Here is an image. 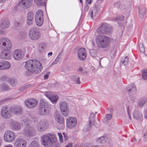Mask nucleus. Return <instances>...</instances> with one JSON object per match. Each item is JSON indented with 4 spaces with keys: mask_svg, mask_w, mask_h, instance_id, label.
I'll list each match as a JSON object with an SVG mask.
<instances>
[{
    "mask_svg": "<svg viewBox=\"0 0 147 147\" xmlns=\"http://www.w3.org/2000/svg\"><path fill=\"white\" fill-rule=\"evenodd\" d=\"M49 104L48 102H47L45 99H42L40 101V107H49Z\"/></svg>",
    "mask_w": 147,
    "mask_h": 147,
    "instance_id": "obj_32",
    "label": "nucleus"
},
{
    "mask_svg": "<svg viewBox=\"0 0 147 147\" xmlns=\"http://www.w3.org/2000/svg\"><path fill=\"white\" fill-rule=\"evenodd\" d=\"M9 23L8 21H4L0 24V27L2 29H5L9 26Z\"/></svg>",
    "mask_w": 147,
    "mask_h": 147,
    "instance_id": "obj_35",
    "label": "nucleus"
},
{
    "mask_svg": "<svg viewBox=\"0 0 147 147\" xmlns=\"http://www.w3.org/2000/svg\"><path fill=\"white\" fill-rule=\"evenodd\" d=\"M25 67L27 70L25 74L28 76H30L34 72L40 73L42 68L41 64L39 61L35 59L30 60L26 61Z\"/></svg>",
    "mask_w": 147,
    "mask_h": 147,
    "instance_id": "obj_1",
    "label": "nucleus"
},
{
    "mask_svg": "<svg viewBox=\"0 0 147 147\" xmlns=\"http://www.w3.org/2000/svg\"><path fill=\"white\" fill-rule=\"evenodd\" d=\"M34 1L37 5H45L46 3L45 2H43L42 0H34Z\"/></svg>",
    "mask_w": 147,
    "mask_h": 147,
    "instance_id": "obj_40",
    "label": "nucleus"
},
{
    "mask_svg": "<svg viewBox=\"0 0 147 147\" xmlns=\"http://www.w3.org/2000/svg\"><path fill=\"white\" fill-rule=\"evenodd\" d=\"M22 123L24 124L25 126L28 125V119H23L22 121Z\"/></svg>",
    "mask_w": 147,
    "mask_h": 147,
    "instance_id": "obj_53",
    "label": "nucleus"
},
{
    "mask_svg": "<svg viewBox=\"0 0 147 147\" xmlns=\"http://www.w3.org/2000/svg\"><path fill=\"white\" fill-rule=\"evenodd\" d=\"M28 147H40L38 143L36 141L31 142Z\"/></svg>",
    "mask_w": 147,
    "mask_h": 147,
    "instance_id": "obj_41",
    "label": "nucleus"
},
{
    "mask_svg": "<svg viewBox=\"0 0 147 147\" xmlns=\"http://www.w3.org/2000/svg\"><path fill=\"white\" fill-rule=\"evenodd\" d=\"M8 51L5 50L1 53L0 57L2 59H9V53Z\"/></svg>",
    "mask_w": 147,
    "mask_h": 147,
    "instance_id": "obj_25",
    "label": "nucleus"
},
{
    "mask_svg": "<svg viewBox=\"0 0 147 147\" xmlns=\"http://www.w3.org/2000/svg\"><path fill=\"white\" fill-rule=\"evenodd\" d=\"M28 35L30 38L32 40H38L40 38L41 35L40 29L38 27L31 28L29 31Z\"/></svg>",
    "mask_w": 147,
    "mask_h": 147,
    "instance_id": "obj_5",
    "label": "nucleus"
},
{
    "mask_svg": "<svg viewBox=\"0 0 147 147\" xmlns=\"http://www.w3.org/2000/svg\"><path fill=\"white\" fill-rule=\"evenodd\" d=\"M45 95L53 103H55L57 101L58 96L57 95L53 94L52 92H46Z\"/></svg>",
    "mask_w": 147,
    "mask_h": 147,
    "instance_id": "obj_15",
    "label": "nucleus"
},
{
    "mask_svg": "<svg viewBox=\"0 0 147 147\" xmlns=\"http://www.w3.org/2000/svg\"><path fill=\"white\" fill-rule=\"evenodd\" d=\"M41 138L42 144L46 147L51 146L57 140L55 135L51 133L42 135Z\"/></svg>",
    "mask_w": 147,
    "mask_h": 147,
    "instance_id": "obj_2",
    "label": "nucleus"
},
{
    "mask_svg": "<svg viewBox=\"0 0 147 147\" xmlns=\"http://www.w3.org/2000/svg\"><path fill=\"white\" fill-rule=\"evenodd\" d=\"M48 124L47 121L43 119L38 122L36 126V130L39 131H43L47 128Z\"/></svg>",
    "mask_w": 147,
    "mask_h": 147,
    "instance_id": "obj_8",
    "label": "nucleus"
},
{
    "mask_svg": "<svg viewBox=\"0 0 147 147\" xmlns=\"http://www.w3.org/2000/svg\"><path fill=\"white\" fill-rule=\"evenodd\" d=\"M144 117L145 118H147V109L144 111Z\"/></svg>",
    "mask_w": 147,
    "mask_h": 147,
    "instance_id": "obj_60",
    "label": "nucleus"
},
{
    "mask_svg": "<svg viewBox=\"0 0 147 147\" xmlns=\"http://www.w3.org/2000/svg\"><path fill=\"white\" fill-rule=\"evenodd\" d=\"M30 86H31V85L30 84H29L27 85H26L22 87L20 89V90L21 91H23L24 90H25L26 88L30 87Z\"/></svg>",
    "mask_w": 147,
    "mask_h": 147,
    "instance_id": "obj_49",
    "label": "nucleus"
},
{
    "mask_svg": "<svg viewBox=\"0 0 147 147\" xmlns=\"http://www.w3.org/2000/svg\"><path fill=\"white\" fill-rule=\"evenodd\" d=\"M98 7L96 5H94L92 9L90 10V13L89 14L92 18L96 16V15L98 12Z\"/></svg>",
    "mask_w": 147,
    "mask_h": 147,
    "instance_id": "obj_23",
    "label": "nucleus"
},
{
    "mask_svg": "<svg viewBox=\"0 0 147 147\" xmlns=\"http://www.w3.org/2000/svg\"><path fill=\"white\" fill-rule=\"evenodd\" d=\"M39 111L40 115H45L49 113V108L40 107Z\"/></svg>",
    "mask_w": 147,
    "mask_h": 147,
    "instance_id": "obj_28",
    "label": "nucleus"
},
{
    "mask_svg": "<svg viewBox=\"0 0 147 147\" xmlns=\"http://www.w3.org/2000/svg\"><path fill=\"white\" fill-rule=\"evenodd\" d=\"M147 102V99L146 98H143L138 100V104L139 107H142Z\"/></svg>",
    "mask_w": 147,
    "mask_h": 147,
    "instance_id": "obj_34",
    "label": "nucleus"
},
{
    "mask_svg": "<svg viewBox=\"0 0 147 147\" xmlns=\"http://www.w3.org/2000/svg\"><path fill=\"white\" fill-rule=\"evenodd\" d=\"M21 23H20L18 22H15V25L16 26H20L21 25Z\"/></svg>",
    "mask_w": 147,
    "mask_h": 147,
    "instance_id": "obj_59",
    "label": "nucleus"
},
{
    "mask_svg": "<svg viewBox=\"0 0 147 147\" xmlns=\"http://www.w3.org/2000/svg\"><path fill=\"white\" fill-rule=\"evenodd\" d=\"M146 12V9L143 7H140L138 9L139 16L141 18H143Z\"/></svg>",
    "mask_w": 147,
    "mask_h": 147,
    "instance_id": "obj_27",
    "label": "nucleus"
},
{
    "mask_svg": "<svg viewBox=\"0 0 147 147\" xmlns=\"http://www.w3.org/2000/svg\"><path fill=\"white\" fill-rule=\"evenodd\" d=\"M72 146V144L69 143L66 146V147H71Z\"/></svg>",
    "mask_w": 147,
    "mask_h": 147,
    "instance_id": "obj_62",
    "label": "nucleus"
},
{
    "mask_svg": "<svg viewBox=\"0 0 147 147\" xmlns=\"http://www.w3.org/2000/svg\"><path fill=\"white\" fill-rule=\"evenodd\" d=\"M11 129L15 131H18L21 128V123L18 121H13L11 123Z\"/></svg>",
    "mask_w": 147,
    "mask_h": 147,
    "instance_id": "obj_19",
    "label": "nucleus"
},
{
    "mask_svg": "<svg viewBox=\"0 0 147 147\" xmlns=\"http://www.w3.org/2000/svg\"><path fill=\"white\" fill-rule=\"evenodd\" d=\"M59 107L62 115L65 117L67 116L69 111L67 103L65 102H61L59 104Z\"/></svg>",
    "mask_w": 147,
    "mask_h": 147,
    "instance_id": "obj_9",
    "label": "nucleus"
},
{
    "mask_svg": "<svg viewBox=\"0 0 147 147\" xmlns=\"http://www.w3.org/2000/svg\"><path fill=\"white\" fill-rule=\"evenodd\" d=\"M94 115L93 113H91L89 119V123L88 127L87 130L90 129L91 127L94 124Z\"/></svg>",
    "mask_w": 147,
    "mask_h": 147,
    "instance_id": "obj_26",
    "label": "nucleus"
},
{
    "mask_svg": "<svg viewBox=\"0 0 147 147\" xmlns=\"http://www.w3.org/2000/svg\"><path fill=\"white\" fill-rule=\"evenodd\" d=\"M77 55L80 60L82 61L84 60L86 57L85 49L84 48L80 49L78 51Z\"/></svg>",
    "mask_w": 147,
    "mask_h": 147,
    "instance_id": "obj_16",
    "label": "nucleus"
},
{
    "mask_svg": "<svg viewBox=\"0 0 147 147\" xmlns=\"http://www.w3.org/2000/svg\"><path fill=\"white\" fill-rule=\"evenodd\" d=\"M82 70L83 68H82V67H80L79 68V69H78V71H82Z\"/></svg>",
    "mask_w": 147,
    "mask_h": 147,
    "instance_id": "obj_63",
    "label": "nucleus"
},
{
    "mask_svg": "<svg viewBox=\"0 0 147 147\" xmlns=\"http://www.w3.org/2000/svg\"><path fill=\"white\" fill-rule=\"evenodd\" d=\"M127 92L132 94H135L136 91V86L134 84L130 86L127 89Z\"/></svg>",
    "mask_w": 147,
    "mask_h": 147,
    "instance_id": "obj_30",
    "label": "nucleus"
},
{
    "mask_svg": "<svg viewBox=\"0 0 147 147\" xmlns=\"http://www.w3.org/2000/svg\"><path fill=\"white\" fill-rule=\"evenodd\" d=\"M139 47L140 51L141 52L143 53L145 52V48L144 47L142 43H140L139 45Z\"/></svg>",
    "mask_w": 147,
    "mask_h": 147,
    "instance_id": "obj_46",
    "label": "nucleus"
},
{
    "mask_svg": "<svg viewBox=\"0 0 147 147\" xmlns=\"http://www.w3.org/2000/svg\"><path fill=\"white\" fill-rule=\"evenodd\" d=\"M121 61L124 65H127L129 61L128 58L127 57H126L124 58H122L121 60Z\"/></svg>",
    "mask_w": 147,
    "mask_h": 147,
    "instance_id": "obj_44",
    "label": "nucleus"
},
{
    "mask_svg": "<svg viewBox=\"0 0 147 147\" xmlns=\"http://www.w3.org/2000/svg\"><path fill=\"white\" fill-rule=\"evenodd\" d=\"M11 108L9 109L6 107H3L1 109V115L3 118L8 119L11 117Z\"/></svg>",
    "mask_w": 147,
    "mask_h": 147,
    "instance_id": "obj_11",
    "label": "nucleus"
},
{
    "mask_svg": "<svg viewBox=\"0 0 147 147\" xmlns=\"http://www.w3.org/2000/svg\"><path fill=\"white\" fill-rule=\"evenodd\" d=\"M11 67L10 63L7 61H0V70H5L9 69Z\"/></svg>",
    "mask_w": 147,
    "mask_h": 147,
    "instance_id": "obj_21",
    "label": "nucleus"
},
{
    "mask_svg": "<svg viewBox=\"0 0 147 147\" xmlns=\"http://www.w3.org/2000/svg\"><path fill=\"white\" fill-rule=\"evenodd\" d=\"M25 106L27 107L32 108L36 106L38 104L37 100L34 99H28L24 102Z\"/></svg>",
    "mask_w": 147,
    "mask_h": 147,
    "instance_id": "obj_13",
    "label": "nucleus"
},
{
    "mask_svg": "<svg viewBox=\"0 0 147 147\" xmlns=\"http://www.w3.org/2000/svg\"><path fill=\"white\" fill-rule=\"evenodd\" d=\"M127 114L129 117V118L130 119H131V117L130 114L131 110V107L129 106H127Z\"/></svg>",
    "mask_w": 147,
    "mask_h": 147,
    "instance_id": "obj_48",
    "label": "nucleus"
},
{
    "mask_svg": "<svg viewBox=\"0 0 147 147\" xmlns=\"http://www.w3.org/2000/svg\"><path fill=\"white\" fill-rule=\"evenodd\" d=\"M58 136L59 137V139L60 141L61 142V140H62L63 138V136H62V135L61 134V133H58Z\"/></svg>",
    "mask_w": 147,
    "mask_h": 147,
    "instance_id": "obj_56",
    "label": "nucleus"
},
{
    "mask_svg": "<svg viewBox=\"0 0 147 147\" xmlns=\"http://www.w3.org/2000/svg\"><path fill=\"white\" fill-rule=\"evenodd\" d=\"M36 134L34 129L32 127H26L23 130V134L27 137H30L34 136Z\"/></svg>",
    "mask_w": 147,
    "mask_h": 147,
    "instance_id": "obj_10",
    "label": "nucleus"
},
{
    "mask_svg": "<svg viewBox=\"0 0 147 147\" xmlns=\"http://www.w3.org/2000/svg\"><path fill=\"white\" fill-rule=\"evenodd\" d=\"M89 9V7L88 5H85L84 7V10L86 11H87Z\"/></svg>",
    "mask_w": 147,
    "mask_h": 147,
    "instance_id": "obj_58",
    "label": "nucleus"
},
{
    "mask_svg": "<svg viewBox=\"0 0 147 147\" xmlns=\"http://www.w3.org/2000/svg\"><path fill=\"white\" fill-rule=\"evenodd\" d=\"M89 53L93 57H95L97 56L96 51L93 49H90L89 50Z\"/></svg>",
    "mask_w": 147,
    "mask_h": 147,
    "instance_id": "obj_45",
    "label": "nucleus"
},
{
    "mask_svg": "<svg viewBox=\"0 0 147 147\" xmlns=\"http://www.w3.org/2000/svg\"><path fill=\"white\" fill-rule=\"evenodd\" d=\"M3 138L4 140L7 142H12L16 138V135L13 131L8 130L5 132Z\"/></svg>",
    "mask_w": 147,
    "mask_h": 147,
    "instance_id": "obj_7",
    "label": "nucleus"
},
{
    "mask_svg": "<svg viewBox=\"0 0 147 147\" xmlns=\"http://www.w3.org/2000/svg\"><path fill=\"white\" fill-rule=\"evenodd\" d=\"M111 57L113 58L114 57L115 55V53L114 51L112 52L111 53Z\"/></svg>",
    "mask_w": 147,
    "mask_h": 147,
    "instance_id": "obj_61",
    "label": "nucleus"
},
{
    "mask_svg": "<svg viewBox=\"0 0 147 147\" xmlns=\"http://www.w3.org/2000/svg\"><path fill=\"white\" fill-rule=\"evenodd\" d=\"M77 123L76 119L73 117H68L66 121V125L67 127L70 129L74 128Z\"/></svg>",
    "mask_w": 147,
    "mask_h": 147,
    "instance_id": "obj_12",
    "label": "nucleus"
},
{
    "mask_svg": "<svg viewBox=\"0 0 147 147\" xmlns=\"http://www.w3.org/2000/svg\"><path fill=\"white\" fill-rule=\"evenodd\" d=\"M96 41L98 46L102 48L107 47L110 43L109 38L105 35H100L97 36Z\"/></svg>",
    "mask_w": 147,
    "mask_h": 147,
    "instance_id": "obj_3",
    "label": "nucleus"
},
{
    "mask_svg": "<svg viewBox=\"0 0 147 147\" xmlns=\"http://www.w3.org/2000/svg\"><path fill=\"white\" fill-rule=\"evenodd\" d=\"M113 31V29L111 26L106 23H102L97 30L98 34H108L111 33Z\"/></svg>",
    "mask_w": 147,
    "mask_h": 147,
    "instance_id": "obj_4",
    "label": "nucleus"
},
{
    "mask_svg": "<svg viewBox=\"0 0 147 147\" xmlns=\"http://www.w3.org/2000/svg\"><path fill=\"white\" fill-rule=\"evenodd\" d=\"M50 73L49 72H48L44 76V78L45 79H47L49 78V75L50 74Z\"/></svg>",
    "mask_w": 147,
    "mask_h": 147,
    "instance_id": "obj_55",
    "label": "nucleus"
},
{
    "mask_svg": "<svg viewBox=\"0 0 147 147\" xmlns=\"http://www.w3.org/2000/svg\"><path fill=\"white\" fill-rule=\"evenodd\" d=\"M72 79L75 82L76 84H79L80 83V77H78L77 75H74L72 77Z\"/></svg>",
    "mask_w": 147,
    "mask_h": 147,
    "instance_id": "obj_39",
    "label": "nucleus"
},
{
    "mask_svg": "<svg viewBox=\"0 0 147 147\" xmlns=\"http://www.w3.org/2000/svg\"><path fill=\"white\" fill-rule=\"evenodd\" d=\"M26 145V141L21 138L16 139L14 141L15 147H24Z\"/></svg>",
    "mask_w": 147,
    "mask_h": 147,
    "instance_id": "obj_18",
    "label": "nucleus"
},
{
    "mask_svg": "<svg viewBox=\"0 0 147 147\" xmlns=\"http://www.w3.org/2000/svg\"><path fill=\"white\" fill-rule=\"evenodd\" d=\"M43 18V13L42 10H38L36 14L35 18Z\"/></svg>",
    "mask_w": 147,
    "mask_h": 147,
    "instance_id": "obj_36",
    "label": "nucleus"
},
{
    "mask_svg": "<svg viewBox=\"0 0 147 147\" xmlns=\"http://www.w3.org/2000/svg\"><path fill=\"white\" fill-rule=\"evenodd\" d=\"M11 110L12 113L17 115L22 114L23 111L22 108L19 106L11 107Z\"/></svg>",
    "mask_w": 147,
    "mask_h": 147,
    "instance_id": "obj_20",
    "label": "nucleus"
},
{
    "mask_svg": "<svg viewBox=\"0 0 147 147\" xmlns=\"http://www.w3.org/2000/svg\"><path fill=\"white\" fill-rule=\"evenodd\" d=\"M142 77L144 80H147V70L145 69L143 70L142 73Z\"/></svg>",
    "mask_w": 147,
    "mask_h": 147,
    "instance_id": "obj_42",
    "label": "nucleus"
},
{
    "mask_svg": "<svg viewBox=\"0 0 147 147\" xmlns=\"http://www.w3.org/2000/svg\"><path fill=\"white\" fill-rule=\"evenodd\" d=\"M5 147H13L12 145L8 144V145H7Z\"/></svg>",
    "mask_w": 147,
    "mask_h": 147,
    "instance_id": "obj_64",
    "label": "nucleus"
},
{
    "mask_svg": "<svg viewBox=\"0 0 147 147\" xmlns=\"http://www.w3.org/2000/svg\"><path fill=\"white\" fill-rule=\"evenodd\" d=\"M35 22L37 26H41L43 23V18H35Z\"/></svg>",
    "mask_w": 147,
    "mask_h": 147,
    "instance_id": "obj_33",
    "label": "nucleus"
},
{
    "mask_svg": "<svg viewBox=\"0 0 147 147\" xmlns=\"http://www.w3.org/2000/svg\"><path fill=\"white\" fill-rule=\"evenodd\" d=\"M121 3L120 2H117L115 3L114 4V6L119 9L120 5Z\"/></svg>",
    "mask_w": 147,
    "mask_h": 147,
    "instance_id": "obj_54",
    "label": "nucleus"
},
{
    "mask_svg": "<svg viewBox=\"0 0 147 147\" xmlns=\"http://www.w3.org/2000/svg\"><path fill=\"white\" fill-rule=\"evenodd\" d=\"M59 59H60V58L58 56L56 58V59L54 61L51 63V64L50 65V66L51 67L52 66H53V65L57 63L59 61Z\"/></svg>",
    "mask_w": 147,
    "mask_h": 147,
    "instance_id": "obj_47",
    "label": "nucleus"
},
{
    "mask_svg": "<svg viewBox=\"0 0 147 147\" xmlns=\"http://www.w3.org/2000/svg\"><path fill=\"white\" fill-rule=\"evenodd\" d=\"M8 81L10 85L12 87L15 86L16 84V80L12 78L9 79Z\"/></svg>",
    "mask_w": 147,
    "mask_h": 147,
    "instance_id": "obj_43",
    "label": "nucleus"
},
{
    "mask_svg": "<svg viewBox=\"0 0 147 147\" xmlns=\"http://www.w3.org/2000/svg\"><path fill=\"white\" fill-rule=\"evenodd\" d=\"M124 17L122 16H118L116 18L117 21H123L124 20Z\"/></svg>",
    "mask_w": 147,
    "mask_h": 147,
    "instance_id": "obj_52",
    "label": "nucleus"
},
{
    "mask_svg": "<svg viewBox=\"0 0 147 147\" xmlns=\"http://www.w3.org/2000/svg\"><path fill=\"white\" fill-rule=\"evenodd\" d=\"M13 53V57L16 60H19L22 59L24 55L23 52L19 49L16 50Z\"/></svg>",
    "mask_w": 147,
    "mask_h": 147,
    "instance_id": "obj_17",
    "label": "nucleus"
},
{
    "mask_svg": "<svg viewBox=\"0 0 147 147\" xmlns=\"http://www.w3.org/2000/svg\"><path fill=\"white\" fill-rule=\"evenodd\" d=\"M34 16V15L32 13L29 12L28 13L26 20L27 24L28 25H31L32 24Z\"/></svg>",
    "mask_w": 147,
    "mask_h": 147,
    "instance_id": "obj_24",
    "label": "nucleus"
},
{
    "mask_svg": "<svg viewBox=\"0 0 147 147\" xmlns=\"http://www.w3.org/2000/svg\"><path fill=\"white\" fill-rule=\"evenodd\" d=\"M55 119L57 122L59 124L61 125L62 128L64 127V119L63 117H62L59 114L57 113L55 116Z\"/></svg>",
    "mask_w": 147,
    "mask_h": 147,
    "instance_id": "obj_22",
    "label": "nucleus"
},
{
    "mask_svg": "<svg viewBox=\"0 0 147 147\" xmlns=\"http://www.w3.org/2000/svg\"><path fill=\"white\" fill-rule=\"evenodd\" d=\"M11 90L10 88L5 83H2L0 85V90L2 91H6Z\"/></svg>",
    "mask_w": 147,
    "mask_h": 147,
    "instance_id": "obj_31",
    "label": "nucleus"
},
{
    "mask_svg": "<svg viewBox=\"0 0 147 147\" xmlns=\"http://www.w3.org/2000/svg\"><path fill=\"white\" fill-rule=\"evenodd\" d=\"M144 140L146 141H147V133H145L143 136Z\"/></svg>",
    "mask_w": 147,
    "mask_h": 147,
    "instance_id": "obj_57",
    "label": "nucleus"
},
{
    "mask_svg": "<svg viewBox=\"0 0 147 147\" xmlns=\"http://www.w3.org/2000/svg\"><path fill=\"white\" fill-rule=\"evenodd\" d=\"M11 43L10 41L6 38H0V46L5 50L9 51L11 47Z\"/></svg>",
    "mask_w": 147,
    "mask_h": 147,
    "instance_id": "obj_6",
    "label": "nucleus"
},
{
    "mask_svg": "<svg viewBox=\"0 0 147 147\" xmlns=\"http://www.w3.org/2000/svg\"><path fill=\"white\" fill-rule=\"evenodd\" d=\"M134 118L137 120H140L142 118V114L138 111H134L133 114Z\"/></svg>",
    "mask_w": 147,
    "mask_h": 147,
    "instance_id": "obj_29",
    "label": "nucleus"
},
{
    "mask_svg": "<svg viewBox=\"0 0 147 147\" xmlns=\"http://www.w3.org/2000/svg\"><path fill=\"white\" fill-rule=\"evenodd\" d=\"M32 1L33 0H22L19 3L18 5L20 7L27 9L31 5Z\"/></svg>",
    "mask_w": 147,
    "mask_h": 147,
    "instance_id": "obj_14",
    "label": "nucleus"
},
{
    "mask_svg": "<svg viewBox=\"0 0 147 147\" xmlns=\"http://www.w3.org/2000/svg\"><path fill=\"white\" fill-rule=\"evenodd\" d=\"M106 137L102 136L96 139V141L97 143L100 144H103L106 142Z\"/></svg>",
    "mask_w": 147,
    "mask_h": 147,
    "instance_id": "obj_38",
    "label": "nucleus"
},
{
    "mask_svg": "<svg viewBox=\"0 0 147 147\" xmlns=\"http://www.w3.org/2000/svg\"><path fill=\"white\" fill-rule=\"evenodd\" d=\"M131 8V6L130 5H120L119 9L121 10L125 9L126 11H129L130 10Z\"/></svg>",
    "mask_w": 147,
    "mask_h": 147,
    "instance_id": "obj_37",
    "label": "nucleus"
},
{
    "mask_svg": "<svg viewBox=\"0 0 147 147\" xmlns=\"http://www.w3.org/2000/svg\"><path fill=\"white\" fill-rule=\"evenodd\" d=\"M112 118V115L111 114H107L105 117V119L106 121H108Z\"/></svg>",
    "mask_w": 147,
    "mask_h": 147,
    "instance_id": "obj_51",
    "label": "nucleus"
},
{
    "mask_svg": "<svg viewBox=\"0 0 147 147\" xmlns=\"http://www.w3.org/2000/svg\"><path fill=\"white\" fill-rule=\"evenodd\" d=\"M9 79V78L6 76H4L1 78V81L3 82L8 81Z\"/></svg>",
    "mask_w": 147,
    "mask_h": 147,
    "instance_id": "obj_50",
    "label": "nucleus"
}]
</instances>
